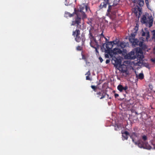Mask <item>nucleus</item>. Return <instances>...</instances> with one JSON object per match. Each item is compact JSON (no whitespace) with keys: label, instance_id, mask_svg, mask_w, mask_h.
Returning a JSON list of instances; mask_svg holds the SVG:
<instances>
[{"label":"nucleus","instance_id":"obj_48","mask_svg":"<svg viewBox=\"0 0 155 155\" xmlns=\"http://www.w3.org/2000/svg\"><path fill=\"white\" fill-rule=\"evenodd\" d=\"M136 114H137V112H136Z\"/></svg>","mask_w":155,"mask_h":155},{"label":"nucleus","instance_id":"obj_12","mask_svg":"<svg viewBox=\"0 0 155 155\" xmlns=\"http://www.w3.org/2000/svg\"><path fill=\"white\" fill-rule=\"evenodd\" d=\"M147 28L144 29L145 31H142V35L143 36H145L147 40H148L150 37L149 32L147 30Z\"/></svg>","mask_w":155,"mask_h":155},{"label":"nucleus","instance_id":"obj_2","mask_svg":"<svg viewBox=\"0 0 155 155\" xmlns=\"http://www.w3.org/2000/svg\"><path fill=\"white\" fill-rule=\"evenodd\" d=\"M98 37L100 38L99 39V40L100 41H101V39H102L103 38H104L105 40L106 41V44H104L102 46V47H103L105 46H105L107 49H106L105 48H104V51L105 53H110L111 51V49L113 47V45L114 44H116L115 43V41H110V42H107V41H108V40L106 38H105L104 35L103 34V32L102 33L99 35Z\"/></svg>","mask_w":155,"mask_h":155},{"label":"nucleus","instance_id":"obj_16","mask_svg":"<svg viewBox=\"0 0 155 155\" xmlns=\"http://www.w3.org/2000/svg\"><path fill=\"white\" fill-rule=\"evenodd\" d=\"M81 29L77 28L75 31H73L72 32V35L76 37L80 35V30H81Z\"/></svg>","mask_w":155,"mask_h":155},{"label":"nucleus","instance_id":"obj_4","mask_svg":"<svg viewBox=\"0 0 155 155\" xmlns=\"http://www.w3.org/2000/svg\"><path fill=\"white\" fill-rule=\"evenodd\" d=\"M74 12L77 15V16L75 17L73 20L72 21L71 25H76L77 28L81 29V18L82 15L76 12L75 8L74 9Z\"/></svg>","mask_w":155,"mask_h":155},{"label":"nucleus","instance_id":"obj_17","mask_svg":"<svg viewBox=\"0 0 155 155\" xmlns=\"http://www.w3.org/2000/svg\"><path fill=\"white\" fill-rule=\"evenodd\" d=\"M139 46L144 50H146L147 48V46L143 43V41H140V43H139Z\"/></svg>","mask_w":155,"mask_h":155},{"label":"nucleus","instance_id":"obj_31","mask_svg":"<svg viewBox=\"0 0 155 155\" xmlns=\"http://www.w3.org/2000/svg\"><path fill=\"white\" fill-rule=\"evenodd\" d=\"M152 144L153 146V149H154L155 150V140L154 139L152 141Z\"/></svg>","mask_w":155,"mask_h":155},{"label":"nucleus","instance_id":"obj_42","mask_svg":"<svg viewBox=\"0 0 155 155\" xmlns=\"http://www.w3.org/2000/svg\"><path fill=\"white\" fill-rule=\"evenodd\" d=\"M151 60L154 63H155V58L151 59Z\"/></svg>","mask_w":155,"mask_h":155},{"label":"nucleus","instance_id":"obj_14","mask_svg":"<svg viewBox=\"0 0 155 155\" xmlns=\"http://www.w3.org/2000/svg\"><path fill=\"white\" fill-rule=\"evenodd\" d=\"M128 55V57L129 59H135L136 58L137 59L136 55H135V53L134 51H131L129 53Z\"/></svg>","mask_w":155,"mask_h":155},{"label":"nucleus","instance_id":"obj_45","mask_svg":"<svg viewBox=\"0 0 155 155\" xmlns=\"http://www.w3.org/2000/svg\"><path fill=\"white\" fill-rule=\"evenodd\" d=\"M153 51H154V53L155 54V46L153 48Z\"/></svg>","mask_w":155,"mask_h":155},{"label":"nucleus","instance_id":"obj_9","mask_svg":"<svg viewBox=\"0 0 155 155\" xmlns=\"http://www.w3.org/2000/svg\"><path fill=\"white\" fill-rule=\"evenodd\" d=\"M96 94L97 97L102 99L105 98L106 95V92L104 91H101L97 92Z\"/></svg>","mask_w":155,"mask_h":155},{"label":"nucleus","instance_id":"obj_22","mask_svg":"<svg viewBox=\"0 0 155 155\" xmlns=\"http://www.w3.org/2000/svg\"><path fill=\"white\" fill-rule=\"evenodd\" d=\"M153 18H149V21L148 23L149 24V27H150L152 25L153 22Z\"/></svg>","mask_w":155,"mask_h":155},{"label":"nucleus","instance_id":"obj_39","mask_svg":"<svg viewBox=\"0 0 155 155\" xmlns=\"http://www.w3.org/2000/svg\"><path fill=\"white\" fill-rule=\"evenodd\" d=\"M110 62V60H109V59H107L106 60V63L107 64L109 63Z\"/></svg>","mask_w":155,"mask_h":155},{"label":"nucleus","instance_id":"obj_15","mask_svg":"<svg viewBox=\"0 0 155 155\" xmlns=\"http://www.w3.org/2000/svg\"><path fill=\"white\" fill-rule=\"evenodd\" d=\"M134 2L139 5L140 7H142L144 4L143 0H132Z\"/></svg>","mask_w":155,"mask_h":155},{"label":"nucleus","instance_id":"obj_3","mask_svg":"<svg viewBox=\"0 0 155 155\" xmlns=\"http://www.w3.org/2000/svg\"><path fill=\"white\" fill-rule=\"evenodd\" d=\"M89 11H90V9L87 4L83 3L80 6L79 9L76 12L82 15V19H84L87 17L85 12Z\"/></svg>","mask_w":155,"mask_h":155},{"label":"nucleus","instance_id":"obj_38","mask_svg":"<svg viewBox=\"0 0 155 155\" xmlns=\"http://www.w3.org/2000/svg\"><path fill=\"white\" fill-rule=\"evenodd\" d=\"M99 59L101 63H102L103 61V59H102V58L101 57H100L99 58Z\"/></svg>","mask_w":155,"mask_h":155},{"label":"nucleus","instance_id":"obj_29","mask_svg":"<svg viewBox=\"0 0 155 155\" xmlns=\"http://www.w3.org/2000/svg\"><path fill=\"white\" fill-rule=\"evenodd\" d=\"M91 88L95 92L97 91V87L94 85H91Z\"/></svg>","mask_w":155,"mask_h":155},{"label":"nucleus","instance_id":"obj_5","mask_svg":"<svg viewBox=\"0 0 155 155\" xmlns=\"http://www.w3.org/2000/svg\"><path fill=\"white\" fill-rule=\"evenodd\" d=\"M114 64L116 66H119V68H121V72L123 73H126L127 70V67L126 65L125 64H121V61L119 59L115 58V59L114 60Z\"/></svg>","mask_w":155,"mask_h":155},{"label":"nucleus","instance_id":"obj_27","mask_svg":"<svg viewBox=\"0 0 155 155\" xmlns=\"http://www.w3.org/2000/svg\"><path fill=\"white\" fill-rule=\"evenodd\" d=\"M120 126L119 125L116 124L115 125V128L114 130H115L117 131L120 130Z\"/></svg>","mask_w":155,"mask_h":155},{"label":"nucleus","instance_id":"obj_46","mask_svg":"<svg viewBox=\"0 0 155 155\" xmlns=\"http://www.w3.org/2000/svg\"><path fill=\"white\" fill-rule=\"evenodd\" d=\"M106 95H107V96L108 97H109V95L107 94L106 93Z\"/></svg>","mask_w":155,"mask_h":155},{"label":"nucleus","instance_id":"obj_19","mask_svg":"<svg viewBox=\"0 0 155 155\" xmlns=\"http://www.w3.org/2000/svg\"><path fill=\"white\" fill-rule=\"evenodd\" d=\"M129 135V133L127 131H124L123 133H122V136L124 138V140H127L128 138V135Z\"/></svg>","mask_w":155,"mask_h":155},{"label":"nucleus","instance_id":"obj_32","mask_svg":"<svg viewBox=\"0 0 155 155\" xmlns=\"http://www.w3.org/2000/svg\"><path fill=\"white\" fill-rule=\"evenodd\" d=\"M135 35L134 34L132 33L131 34V35L129 37V39L130 38H135Z\"/></svg>","mask_w":155,"mask_h":155},{"label":"nucleus","instance_id":"obj_13","mask_svg":"<svg viewBox=\"0 0 155 155\" xmlns=\"http://www.w3.org/2000/svg\"><path fill=\"white\" fill-rule=\"evenodd\" d=\"M89 38L90 40H92L94 39H95V38L93 36V33L94 32V30L93 29L91 28H90L89 30Z\"/></svg>","mask_w":155,"mask_h":155},{"label":"nucleus","instance_id":"obj_49","mask_svg":"<svg viewBox=\"0 0 155 155\" xmlns=\"http://www.w3.org/2000/svg\"><path fill=\"white\" fill-rule=\"evenodd\" d=\"M114 92H115V91H114Z\"/></svg>","mask_w":155,"mask_h":155},{"label":"nucleus","instance_id":"obj_20","mask_svg":"<svg viewBox=\"0 0 155 155\" xmlns=\"http://www.w3.org/2000/svg\"><path fill=\"white\" fill-rule=\"evenodd\" d=\"M74 12L72 14H71L69 12H65L64 14V16L66 18L71 17L73 16Z\"/></svg>","mask_w":155,"mask_h":155},{"label":"nucleus","instance_id":"obj_11","mask_svg":"<svg viewBox=\"0 0 155 155\" xmlns=\"http://www.w3.org/2000/svg\"><path fill=\"white\" fill-rule=\"evenodd\" d=\"M129 41L131 43L132 45H139V43H140V41H139L136 38H130Z\"/></svg>","mask_w":155,"mask_h":155},{"label":"nucleus","instance_id":"obj_36","mask_svg":"<svg viewBox=\"0 0 155 155\" xmlns=\"http://www.w3.org/2000/svg\"><path fill=\"white\" fill-rule=\"evenodd\" d=\"M128 89V87L127 86H125L124 87H123V90L126 91Z\"/></svg>","mask_w":155,"mask_h":155},{"label":"nucleus","instance_id":"obj_18","mask_svg":"<svg viewBox=\"0 0 155 155\" xmlns=\"http://www.w3.org/2000/svg\"><path fill=\"white\" fill-rule=\"evenodd\" d=\"M113 52L114 54H121L122 53V51L120 49L117 48H114L113 50Z\"/></svg>","mask_w":155,"mask_h":155},{"label":"nucleus","instance_id":"obj_30","mask_svg":"<svg viewBox=\"0 0 155 155\" xmlns=\"http://www.w3.org/2000/svg\"><path fill=\"white\" fill-rule=\"evenodd\" d=\"M82 56V59L84 60L87 64V61L86 57L82 54H81Z\"/></svg>","mask_w":155,"mask_h":155},{"label":"nucleus","instance_id":"obj_43","mask_svg":"<svg viewBox=\"0 0 155 155\" xmlns=\"http://www.w3.org/2000/svg\"><path fill=\"white\" fill-rule=\"evenodd\" d=\"M132 139V141L133 142H134V138H134V137H132V138H131Z\"/></svg>","mask_w":155,"mask_h":155},{"label":"nucleus","instance_id":"obj_47","mask_svg":"<svg viewBox=\"0 0 155 155\" xmlns=\"http://www.w3.org/2000/svg\"><path fill=\"white\" fill-rule=\"evenodd\" d=\"M109 99H111V97H109Z\"/></svg>","mask_w":155,"mask_h":155},{"label":"nucleus","instance_id":"obj_41","mask_svg":"<svg viewBox=\"0 0 155 155\" xmlns=\"http://www.w3.org/2000/svg\"><path fill=\"white\" fill-rule=\"evenodd\" d=\"M114 96L115 98H116L119 96V94H118L115 93L114 94Z\"/></svg>","mask_w":155,"mask_h":155},{"label":"nucleus","instance_id":"obj_8","mask_svg":"<svg viewBox=\"0 0 155 155\" xmlns=\"http://www.w3.org/2000/svg\"><path fill=\"white\" fill-rule=\"evenodd\" d=\"M90 45L92 47L95 48L96 50H97V48L98 45L96 39L90 40Z\"/></svg>","mask_w":155,"mask_h":155},{"label":"nucleus","instance_id":"obj_28","mask_svg":"<svg viewBox=\"0 0 155 155\" xmlns=\"http://www.w3.org/2000/svg\"><path fill=\"white\" fill-rule=\"evenodd\" d=\"M139 79L142 80L144 78V75L143 73H140L137 78Z\"/></svg>","mask_w":155,"mask_h":155},{"label":"nucleus","instance_id":"obj_35","mask_svg":"<svg viewBox=\"0 0 155 155\" xmlns=\"http://www.w3.org/2000/svg\"><path fill=\"white\" fill-rule=\"evenodd\" d=\"M88 75V76H90V75H91V72H90V70H89L88 72H87V73L85 75Z\"/></svg>","mask_w":155,"mask_h":155},{"label":"nucleus","instance_id":"obj_6","mask_svg":"<svg viewBox=\"0 0 155 155\" xmlns=\"http://www.w3.org/2000/svg\"><path fill=\"white\" fill-rule=\"evenodd\" d=\"M136 54L137 60H139L140 62L142 61L144 58L142 50L140 48H137L136 51Z\"/></svg>","mask_w":155,"mask_h":155},{"label":"nucleus","instance_id":"obj_10","mask_svg":"<svg viewBox=\"0 0 155 155\" xmlns=\"http://www.w3.org/2000/svg\"><path fill=\"white\" fill-rule=\"evenodd\" d=\"M110 4L109 1L107 0H104L103 2H102L101 5L99 6L100 9H101L103 8H106L107 6Z\"/></svg>","mask_w":155,"mask_h":155},{"label":"nucleus","instance_id":"obj_1","mask_svg":"<svg viewBox=\"0 0 155 155\" xmlns=\"http://www.w3.org/2000/svg\"><path fill=\"white\" fill-rule=\"evenodd\" d=\"M142 140H139L137 142H134L136 144H137L138 146L140 148H143L147 150H150L152 148L149 145L147 141L148 138L147 136L143 135L141 137Z\"/></svg>","mask_w":155,"mask_h":155},{"label":"nucleus","instance_id":"obj_7","mask_svg":"<svg viewBox=\"0 0 155 155\" xmlns=\"http://www.w3.org/2000/svg\"><path fill=\"white\" fill-rule=\"evenodd\" d=\"M75 40L78 42H79L81 41L82 45H83L85 40V38L84 35H82L81 36L80 35L75 37Z\"/></svg>","mask_w":155,"mask_h":155},{"label":"nucleus","instance_id":"obj_25","mask_svg":"<svg viewBox=\"0 0 155 155\" xmlns=\"http://www.w3.org/2000/svg\"><path fill=\"white\" fill-rule=\"evenodd\" d=\"M138 136V134L136 132H133L130 135V138L134 137L136 138Z\"/></svg>","mask_w":155,"mask_h":155},{"label":"nucleus","instance_id":"obj_44","mask_svg":"<svg viewBox=\"0 0 155 155\" xmlns=\"http://www.w3.org/2000/svg\"><path fill=\"white\" fill-rule=\"evenodd\" d=\"M137 8H138V10H139V11H140V9H141L140 8H139V7H138V6H137Z\"/></svg>","mask_w":155,"mask_h":155},{"label":"nucleus","instance_id":"obj_26","mask_svg":"<svg viewBox=\"0 0 155 155\" xmlns=\"http://www.w3.org/2000/svg\"><path fill=\"white\" fill-rule=\"evenodd\" d=\"M126 46V44L125 42H121L120 45V47H121L122 48H123L125 47Z\"/></svg>","mask_w":155,"mask_h":155},{"label":"nucleus","instance_id":"obj_24","mask_svg":"<svg viewBox=\"0 0 155 155\" xmlns=\"http://www.w3.org/2000/svg\"><path fill=\"white\" fill-rule=\"evenodd\" d=\"M147 18L145 15H143L141 19V22L143 23H146V22Z\"/></svg>","mask_w":155,"mask_h":155},{"label":"nucleus","instance_id":"obj_40","mask_svg":"<svg viewBox=\"0 0 155 155\" xmlns=\"http://www.w3.org/2000/svg\"><path fill=\"white\" fill-rule=\"evenodd\" d=\"M109 55L108 54H105V57L107 58H109Z\"/></svg>","mask_w":155,"mask_h":155},{"label":"nucleus","instance_id":"obj_37","mask_svg":"<svg viewBox=\"0 0 155 155\" xmlns=\"http://www.w3.org/2000/svg\"><path fill=\"white\" fill-rule=\"evenodd\" d=\"M86 79L87 80H90V81L91 80V79L89 77V76H87L86 77Z\"/></svg>","mask_w":155,"mask_h":155},{"label":"nucleus","instance_id":"obj_23","mask_svg":"<svg viewBox=\"0 0 155 155\" xmlns=\"http://www.w3.org/2000/svg\"><path fill=\"white\" fill-rule=\"evenodd\" d=\"M117 89L120 92H121L123 91V87L122 85L120 84L118 86Z\"/></svg>","mask_w":155,"mask_h":155},{"label":"nucleus","instance_id":"obj_21","mask_svg":"<svg viewBox=\"0 0 155 155\" xmlns=\"http://www.w3.org/2000/svg\"><path fill=\"white\" fill-rule=\"evenodd\" d=\"M114 8L113 5H111L110 4L108 6V9L107 10V12L108 13L111 12V10Z\"/></svg>","mask_w":155,"mask_h":155},{"label":"nucleus","instance_id":"obj_33","mask_svg":"<svg viewBox=\"0 0 155 155\" xmlns=\"http://www.w3.org/2000/svg\"><path fill=\"white\" fill-rule=\"evenodd\" d=\"M76 49L78 51H81L82 50V48L80 46H78L76 48Z\"/></svg>","mask_w":155,"mask_h":155},{"label":"nucleus","instance_id":"obj_34","mask_svg":"<svg viewBox=\"0 0 155 155\" xmlns=\"http://www.w3.org/2000/svg\"><path fill=\"white\" fill-rule=\"evenodd\" d=\"M145 2L146 4L147 5V6H148L149 5V2L148 0H145Z\"/></svg>","mask_w":155,"mask_h":155}]
</instances>
